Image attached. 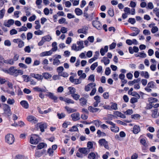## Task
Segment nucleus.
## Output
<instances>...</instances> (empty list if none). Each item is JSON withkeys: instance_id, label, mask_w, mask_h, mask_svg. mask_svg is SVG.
Instances as JSON below:
<instances>
[{"instance_id": "59", "label": "nucleus", "mask_w": 159, "mask_h": 159, "mask_svg": "<svg viewBox=\"0 0 159 159\" xmlns=\"http://www.w3.org/2000/svg\"><path fill=\"white\" fill-rule=\"evenodd\" d=\"M59 75L64 77H67L68 76L69 74L66 72H62Z\"/></svg>"}, {"instance_id": "4", "label": "nucleus", "mask_w": 159, "mask_h": 159, "mask_svg": "<svg viewBox=\"0 0 159 159\" xmlns=\"http://www.w3.org/2000/svg\"><path fill=\"white\" fill-rule=\"evenodd\" d=\"M98 143L101 146H103L107 149L109 148L108 142L104 139H99Z\"/></svg>"}, {"instance_id": "32", "label": "nucleus", "mask_w": 159, "mask_h": 159, "mask_svg": "<svg viewBox=\"0 0 159 159\" xmlns=\"http://www.w3.org/2000/svg\"><path fill=\"white\" fill-rule=\"evenodd\" d=\"M80 114L76 113L73 114L71 115V117L73 119H77L79 118Z\"/></svg>"}, {"instance_id": "46", "label": "nucleus", "mask_w": 159, "mask_h": 159, "mask_svg": "<svg viewBox=\"0 0 159 159\" xmlns=\"http://www.w3.org/2000/svg\"><path fill=\"white\" fill-rule=\"evenodd\" d=\"M50 55V51H46L41 53L39 56L41 57L48 56Z\"/></svg>"}, {"instance_id": "48", "label": "nucleus", "mask_w": 159, "mask_h": 159, "mask_svg": "<svg viewBox=\"0 0 159 159\" xmlns=\"http://www.w3.org/2000/svg\"><path fill=\"white\" fill-rule=\"evenodd\" d=\"M65 109L69 113L73 112L76 111V110L75 109H72L68 107H66Z\"/></svg>"}, {"instance_id": "27", "label": "nucleus", "mask_w": 159, "mask_h": 159, "mask_svg": "<svg viewBox=\"0 0 159 159\" xmlns=\"http://www.w3.org/2000/svg\"><path fill=\"white\" fill-rule=\"evenodd\" d=\"M131 122V121L130 120H125L124 122H123L120 120H118L116 121L117 123L124 125H127L126 123H130Z\"/></svg>"}, {"instance_id": "13", "label": "nucleus", "mask_w": 159, "mask_h": 159, "mask_svg": "<svg viewBox=\"0 0 159 159\" xmlns=\"http://www.w3.org/2000/svg\"><path fill=\"white\" fill-rule=\"evenodd\" d=\"M30 76L31 77L34 78L38 80H42L43 79V76L38 74H35L34 73H32L30 74Z\"/></svg>"}, {"instance_id": "63", "label": "nucleus", "mask_w": 159, "mask_h": 159, "mask_svg": "<svg viewBox=\"0 0 159 159\" xmlns=\"http://www.w3.org/2000/svg\"><path fill=\"white\" fill-rule=\"evenodd\" d=\"M24 51L25 52L29 53L31 52L30 48L29 46H27L24 48Z\"/></svg>"}, {"instance_id": "41", "label": "nucleus", "mask_w": 159, "mask_h": 159, "mask_svg": "<svg viewBox=\"0 0 159 159\" xmlns=\"http://www.w3.org/2000/svg\"><path fill=\"white\" fill-rule=\"evenodd\" d=\"M57 146L56 145H54L52 146V150H51L50 148V156L53 155L54 152V150H55L57 148Z\"/></svg>"}, {"instance_id": "39", "label": "nucleus", "mask_w": 159, "mask_h": 159, "mask_svg": "<svg viewBox=\"0 0 159 159\" xmlns=\"http://www.w3.org/2000/svg\"><path fill=\"white\" fill-rule=\"evenodd\" d=\"M111 105L110 107V109L111 108L113 110H117V104L116 103L111 102Z\"/></svg>"}, {"instance_id": "40", "label": "nucleus", "mask_w": 159, "mask_h": 159, "mask_svg": "<svg viewBox=\"0 0 159 159\" xmlns=\"http://www.w3.org/2000/svg\"><path fill=\"white\" fill-rule=\"evenodd\" d=\"M33 89L36 91L37 92H44L45 90L44 89H42L41 88L39 87H35L33 88Z\"/></svg>"}, {"instance_id": "52", "label": "nucleus", "mask_w": 159, "mask_h": 159, "mask_svg": "<svg viewBox=\"0 0 159 159\" xmlns=\"http://www.w3.org/2000/svg\"><path fill=\"white\" fill-rule=\"evenodd\" d=\"M108 13L111 16H113L114 15V11L113 9L111 8L109 9L108 11Z\"/></svg>"}, {"instance_id": "9", "label": "nucleus", "mask_w": 159, "mask_h": 159, "mask_svg": "<svg viewBox=\"0 0 159 159\" xmlns=\"http://www.w3.org/2000/svg\"><path fill=\"white\" fill-rule=\"evenodd\" d=\"M79 151L81 153L87 155L90 152L89 148H80L79 149Z\"/></svg>"}, {"instance_id": "47", "label": "nucleus", "mask_w": 159, "mask_h": 159, "mask_svg": "<svg viewBox=\"0 0 159 159\" xmlns=\"http://www.w3.org/2000/svg\"><path fill=\"white\" fill-rule=\"evenodd\" d=\"M158 28L156 26H154L152 27V28L151 30V31L152 33L154 34L158 31Z\"/></svg>"}, {"instance_id": "12", "label": "nucleus", "mask_w": 159, "mask_h": 159, "mask_svg": "<svg viewBox=\"0 0 159 159\" xmlns=\"http://www.w3.org/2000/svg\"><path fill=\"white\" fill-rule=\"evenodd\" d=\"M69 80L71 82L75 84H80L81 82V80L80 78L78 79H75L72 76L70 77Z\"/></svg>"}, {"instance_id": "1", "label": "nucleus", "mask_w": 159, "mask_h": 159, "mask_svg": "<svg viewBox=\"0 0 159 159\" xmlns=\"http://www.w3.org/2000/svg\"><path fill=\"white\" fill-rule=\"evenodd\" d=\"M2 70L5 73H8L15 77H17L19 75H21L23 74V71L22 70L16 69L14 66L10 67L8 70L2 69Z\"/></svg>"}, {"instance_id": "31", "label": "nucleus", "mask_w": 159, "mask_h": 159, "mask_svg": "<svg viewBox=\"0 0 159 159\" xmlns=\"http://www.w3.org/2000/svg\"><path fill=\"white\" fill-rule=\"evenodd\" d=\"M88 109L91 112H95L99 111V109L98 108H95L93 107L89 106V107Z\"/></svg>"}, {"instance_id": "60", "label": "nucleus", "mask_w": 159, "mask_h": 159, "mask_svg": "<svg viewBox=\"0 0 159 159\" xmlns=\"http://www.w3.org/2000/svg\"><path fill=\"white\" fill-rule=\"evenodd\" d=\"M60 63V62L59 60L58 59H54L53 60V64L54 65L57 66L59 65Z\"/></svg>"}, {"instance_id": "34", "label": "nucleus", "mask_w": 159, "mask_h": 159, "mask_svg": "<svg viewBox=\"0 0 159 159\" xmlns=\"http://www.w3.org/2000/svg\"><path fill=\"white\" fill-rule=\"evenodd\" d=\"M45 146H47L46 144L43 143H40L37 146V149H41L44 148Z\"/></svg>"}, {"instance_id": "23", "label": "nucleus", "mask_w": 159, "mask_h": 159, "mask_svg": "<svg viewBox=\"0 0 159 159\" xmlns=\"http://www.w3.org/2000/svg\"><path fill=\"white\" fill-rule=\"evenodd\" d=\"M24 125V123L22 121H19L18 123H17L16 122H15L14 123L12 124H11V125L15 127L18 126H22Z\"/></svg>"}, {"instance_id": "30", "label": "nucleus", "mask_w": 159, "mask_h": 159, "mask_svg": "<svg viewBox=\"0 0 159 159\" xmlns=\"http://www.w3.org/2000/svg\"><path fill=\"white\" fill-rule=\"evenodd\" d=\"M71 49L72 50H73L75 51H78L81 50L79 47L78 46H77L75 44H72L71 47Z\"/></svg>"}, {"instance_id": "35", "label": "nucleus", "mask_w": 159, "mask_h": 159, "mask_svg": "<svg viewBox=\"0 0 159 159\" xmlns=\"http://www.w3.org/2000/svg\"><path fill=\"white\" fill-rule=\"evenodd\" d=\"M52 51H57V43L56 42H54L52 44Z\"/></svg>"}, {"instance_id": "7", "label": "nucleus", "mask_w": 159, "mask_h": 159, "mask_svg": "<svg viewBox=\"0 0 159 159\" xmlns=\"http://www.w3.org/2000/svg\"><path fill=\"white\" fill-rule=\"evenodd\" d=\"M4 113L6 114L8 116H10L11 113L10 107L7 104H4L3 108Z\"/></svg>"}, {"instance_id": "45", "label": "nucleus", "mask_w": 159, "mask_h": 159, "mask_svg": "<svg viewBox=\"0 0 159 159\" xmlns=\"http://www.w3.org/2000/svg\"><path fill=\"white\" fill-rule=\"evenodd\" d=\"M148 101L149 102H150L152 103L156 102H157L158 100L155 98L152 97L149 98L148 99Z\"/></svg>"}, {"instance_id": "61", "label": "nucleus", "mask_w": 159, "mask_h": 159, "mask_svg": "<svg viewBox=\"0 0 159 159\" xmlns=\"http://www.w3.org/2000/svg\"><path fill=\"white\" fill-rule=\"evenodd\" d=\"M143 33L145 35H149L151 34L150 31L147 29H145L143 30Z\"/></svg>"}, {"instance_id": "19", "label": "nucleus", "mask_w": 159, "mask_h": 159, "mask_svg": "<svg viewBox=\"0 0 159 159\" xmlns=\"http://www.w3.org/2000/svg\"><path fill=\"white\" fill-rule=\"evenodd\" d=\"M114 114L115 116L121 118H125V116L124 114L118 111H115Z\"/></svg>"}, {"instance_id": "26", "label": "nucleus", "mask_w": 159, "mask_h": 159, "mask_svg": "<svg viewBox=\"0 0 159 159\" xmlns=\"http://www.w3.org/2000/svg\"><path fill=\"white\" fill-rule=\"evenodd\" d=\"M140 75L144 76L145 78L148 79L149 78V75L147 71H142L140 73Z\"/></svg>"}, {"instance_id": "50", "label": "nucleus", "mask_w": 159, "mask_h": 159, "mask_svg": "<svg viewBox=\"0 0 159 159\" xmlns=\"http://www.w3.org/2000/svg\"><path fill=\"white\" fill-rule=\"evenodd\" d=\"M98 63L97 62H96L90 66V69L91 70H93L95 68L98 66Z\"/></svg>"}, {"instance_id": "49", "label": "nucleus", "mask_w": 159, "mask_h": 159, "mask_svg": "<svg viewBox=\"0 0 159 159\" xmlns=\"http://www.w3.org/2000/svg\"><path fill=\"white\" fill-rule=\"evenodd\" d=\"M71 96L75 100H78L80 97L79 95L75 93L72 95Z\"/></svg>"}, {"instance_id": "55", "label": "nucleus", "mask_w": 159, "mask_h": 159, "mask_svg": "<svg viewBox=\"0 0 159 159\" xmlns=\"http://www.w3.org/2000/svg\"><path fill=\"white\" fill-rule=\"evenodd\" d=\"M42 2V0H37L36 1V3L37 5L38 6V7L39 8H41V7L40 6Z\"/></svg>"}, {"instance_id": "62", "label": "nucleus", "mask_w": 159, "mask_h": 159, "mask_svg": "<svg viewBox=\"0 0 159 159\" xmlns=\"http://www.w3.org/2000/svg\"><path fill=\"white\" fill-rule=\"evenodd\" d=\"M154 6L152 3L151 2H149L148 4L147 8L152 9L153 8Z\"/></svg>"}, {"instance_id": "8", "label": "nucleus", "mask_w": 159, "mask_h": 159, "mask_svg": "<svg viewBox=\"0 0 159 159\" xmlns=\"http://www.w3.org/2000/svg\"><path fill=\"white\" fill-rule=\"evenodd\" d=\"M13 42L18 44L19 48H21L24 46V43L19 39H15L13 40Z\"/></svg>"}, {"instance_id": "56", "label": "nucleus", "mask_w": 159, "mask_h": 159, "mask_svg": "<svg viewBox=\"0 0 159 159\" xmlns=\"http://www.w3.org/2000/svg\"><path fill=\"white\" fill-rule=\"evenodd\" d=\"M32 61V59L30 57H26L25 60V62L28 64H30Z\"/></svg>"}, {"instance_id": "15", "label": "nucleus", "mask_w": 159, "mask_h": 159, "mask_svg": "<svg viewBox=\"0 0 159 159\" xmlns=\"http://www.w3.org/2000/svg\"><path fill=\"white\" fill-rule=\"evenodd\" d=\"M14 20L12 19L9 20L7 22H4V25L5 26L8 27L11 26V25H13L14 23Z\"/></svg>"}, {"instance_id": "54", "label": "nucleus", "mask_w": 159, "mask_h": 159, "mask_svg": "<svg viewBox=\"0 0 159 159\" xmlns=\"http://www.w3.org/2000/svg\"><path fill=\"white\" fill-rule=\"evenodd\" d=\"M33 37V34L31 32H28L27 34V39L28 40L31 39Z\"/></svg>"}, {"instance_id": "20", "label": "nucleus", "mask_w": 159, "mask_h": 159, "mask_svg": "<svg viewBox=\"0 0 159 159\" xmlns=\"http://www.w3.org/2000/svg\"><path fill=\"white\" fill-rule=\"evenodd\" d=\"M110 60L106 57H103L102 59L101 60V62L104 63L105 66H107L110 63Z\"/></svg>"}, {"instance_id": "44", "label": "nucleus", "mask_w": 159, "mask_h": 159, "mask_svg": "<svg viewBox=\"0 0 159 159\" xmlns=\"http://www.w3.org/2000/svg\"><path fill=\"white\" fill-rule=\"evenodd\" d=\"M157 109H155L153 110L152 111V117L154 118H156L158 115H157Z\"/></svg>"}, {"instance_id": "22", "label": "nucleus", "mask_w": 159, "mask_h": 159, "mask_svg": "<svg viewBox=\"0 0 159 159\" xmlns=\"http://www.w3.org/2000/svg\"><path fill=\"white\" fill-rule=\"evenodd\" d=\"M140 128L139 126L134 125L133 128V132L135 134H138L140 131Z\"/></svg>"}, {"instance_id": "21", "label": "nucleus", "mask_w": 159, "mask_h": 159, "mask_svg": "<svg viewBox=\"0 0 159 159\" xmlns=\"http://www.w3.org/2000/svg\"><path fill=\"white\" fill-rule=\"evenodd\" d=\"M135 56L136 57H139L142 58H145L147 55L145 53L143 52H139L135 54Z\"/></svg>"}, {"instance_id": "36", "label": "nucleus", "mask_w": 159, "mask_h": 159, "mask_svg": "<svg viewBox=\"0 0 159 159\" xmlns=\"http://www.w3.org/2000/svg\"><path fill=\"white\" fill-rule=\"evenodd\" d=\"M133 89L132 88H131L130 90H129V91H128V94L130 95H131L133 96H135V95L134 94H133V93H135L136 95H138V97L139 98H140V96L137 93H136L135 92H133Z\"/></svg>"}, {"instance_id": "24", "label": "nucleus", "mask_w": 159, "mask_h": 159, "mask_svg": "<svg viewBox=\"0 0 159 159\" xmlns=\"http://www.w3.org/2000/svg\"><path fill=\"white\" fill-rule=\"evenodd\" d=\"M68 89L69 90L68 92L69 94H71L72 95L75 93L76 92V89L73 87H70L68 88Z\"/></svg>"}, {"instance_id": "3", "label": "nucleus", "mask_w": 159, "mask_h": 159, "mask_svg": "<svg viewBox=\"0 0 159 159\" xmlns=\"http://www.w3.org/2000/svg\"><path fill=\"white\" fill-rule=\"evenodd\" d=\"M40 139L39 137L36 134L32 135L30 139V143L34 144H36L40 141Z\"/></svg>"}, {"instance_id": "18", "label": "nucleus", "mask_w": 159, "mask_h": 159, "mask_svg": "<svg viewBox=\"0 0 159 159\" xmlns=\"http://www.w3.org/2000/svg\"><path fill=\"white\" fill-rule=\"evenodd\" d=\"M108 50V46H105L104 48H102L100 50V52L101 55L103 56H104L105 52H107Z\"/></svg>"}, {"instance_id": "38", "label": "nucleus", "mask_w": 159, "mask_h": 159, "mask_svg": "<svg viewBox=\"0 0 159 159\" xmlns=\"http://www.w3.org/2000/svg\"><path fill=\"white\" fill-rule=\"evenodd\" d=\"M6 10L5 8H3L0 10V19H2L5 15Z\"/></svg>"}, {"instance_id": "53", "label": "nucleus", "mask_w": 159, "mask_h": 159, "mask_svg": "<svg viewBox=\"0 0 159 159\" xmlns=\"http://www.w3.org/2000/svg\"><path fill=\"white\" fill-rule=\"evenodd\" d=\"M147 86L150 88H153L155 87V83L153 81H151L148 83Z\"/></svg>"}, {"instance_id": "17", "label": "nucleus", "mask_w": 159, "mask_h": 159, "mask_svg": "<svg viewBox=\"0 0 159 159\" xmlns=\"http://www.w3.org/2000/svg\"><path fill=\"white\" fill-rule=\"evenodd\" d=\"M44 152V151L43 150L41 151L37 150L35 151V156L36 157H40L43 155Z\"/></svg>"}, {"instance_id": "2", "label": "nucleus", "mask_w": 159, "mask_h": 159, "mask_svg": "<svg viewBox=\"0 0 159 159\" xmlns=\"http://www.w3.org/2000/svg\"><path fill=\"white\" fill-rule=\"evenodd\" d=\"M15 141L14 136L10 134H7L5 137V141L6 142L9 144H12Z\"/></svg>"}, {"instance_id": "16", "label": "nucleus", "mask_w": 159, "mask_h": 159, "mask_svg": "<svg viewBox=\"0 0 159 159\" xmlns=\"http://www.w3.org/2000/svg\"><path fill=\"white\" fill-rule=\"evenodd\" d=\"M88 28H83L79 29L77 30V32L79 33H83L86 34L88 33Z\"/></svg>"}, {"instance_id": "57", "label": "nucleus", "mask_w": 159, "mask_h": 159, "mask_svg": "<svg viewBox=\"0 0 159 159\" xmlns=\"http://www.w3.org/2000/svg\"><path fill=\"white\" fill-rule=\"evenodd\" d=\"M34 34L36 35H41L43 34V32L39 30L35 31L34 32Z\"/></svg>"}, {"instance_id": "51", "label": "nucleus", "mask_w": 159, "mask_h": 159, "mask_svg": "<svg viewBox=\"0 0 159 159\" xmlns=\"http://www.w3.org/2000/svg\"><path fill=\"white\" fill-rule=\"evenodd\" d=\"M65 102L67 104H74L75 102L73 100L67 98Z\"/></svg>"}, {"instance_id": "6", "label": "nucleus", "mask_w": 159, "mask_h": 159, "mask_svg": "<svg viewBox=\"0 0 159 159\" xmlns=\"http://www.w3.org/2000/svg\"><path fill=\"white\" fill-rule=\"evenodd\" d=\"M99 157L98 153L91 152L88 154V158L89 159H98Z\"/></svg>"}, {"instance_id": "10", "label": "nucleus", "mask_w": 159, "mask_h": 159, "mask_svg": "<svg viewBox=\"0 0 159 159\" xmlns=\"http://www.w3.org/2000/svg\"><path fill=\"white\" fill-rule=\"evenodd\" d=\"M96 84L95 83H90L85 86V90L86 91H89L91 89H93L94 88Z\"/></svg>"}, {"instance_id": "43", "label": "nucleus", "mask_w": 159, "mask_h": 159, "mask_svg": "<svg viewBox=\"0 0 159 159\" xmlns=\"http://www.w3.org/2000/svg\"><path fill=\"white\" fill-rule=\"evenodd\" d=\"M64 70V68L63 66H61L57 67V70L59 75L62 73Z\"/></svg>"}, {"instance_id": "33", "label": "nucleus", "mask_w": 159, "mask_h": 159, "mask_svg": "<svg viewBox=\"0 0 159 159\" xmlns=\"http://www.w3.org/2000/svg\"><path fill=\"white\" fill-rule=\"evenodd\" d=\"M4 63L12 65H13L14 63V60L13 59L5 60V61H4Z\"/></svg>"}, {"instance_id": "37", "label": "nucleus", "mask_w": 159, "mask_h": 159, "mask_svg": "<svg viewBox=\"0 0 159 159\" xmlns=\"http://www.w3.org/2000/svg\"><path fill=\"white\" fill-rule=\"evenodd\" d=\"M77 45H78V47L80 49V50L82 49V48H84L83 45V43L82 41H80L77 42Z\"/></svg>"}, {"instance_id": "14", "label": "nucleus", "mask_w": 159, "mask_h": 159, "mask_svg": "<svg viewBox=\"0 0 159 159\" xmlns=\"http://www.w3.org/2000/svg\"><path fill=\"white\" fill-rule=\"evenodd\" d=\"M79 101L81 105L84 106L86 105L87 100L84 97H82L79 99Z\"/></svg>"}, {"instance_id": "58", "label": "nucleus", "mask_w": 159, "mask_h": 159, "mask_svg": "<svg viewBox=\"0 0 159 159\" xmlns=\"http://www.w3.org/2000/svg\"><path fill=\"white\" fill-rule=\"evenodd\" d=\"M93 144L91 142H89L87 144V148H89V150H90L91 149H92L93 148Z\"/></svg>"}, {"instance_id": "28", "label": "nucleus", "mask_w": 159, "mask_h": 159, "mask_svg": "<svg viewBox=\"0 0 159 159\" xmlns=\"http://www.w3.org/2000/svg\"><path fill=\"white\" fill-rule=\"evenodd\" d=\"M111 131L114 132H117L119 131V128L116 126L115 125H113L111 127Z\"/></svg>"}, {"instance_id": "29", "label": "nucleus", "mask_w": 159, "mask_h": 159, "mask_svg": "<svg viewBox=\"0 0 159 159\" xmlns=\"http://www.w3.org/2000/svg\"><path fill=\"white\" fill-rule=\"evenodd\" d=\"M75 12L77 16H80L83 13L82 11L79 8H76L75 9Z\"/></svg>"}, {"instance_id": "11", "label": "nucleus", "mask_w": 159, "mask_h": 159, "mask_svg": "<svg viewBox=\"0 0 159 159\" xmlns=\"http://www.w3.org/2000/svg\"><path fill=\"white\" fill-rule=\"evenodd\" d=\"M47 127V124L46 123H38L37 124L38 129H40V131L43 132L44 131V129H46Z\"/></svg>"}, {"instance_id": "5", "label": "nucleus", "mask_w": 159, "mask_h": 159, "mask_svg": "<svg viewBox=\"0 0 159 159\" xmlns=\"http://www.w3.org/2000/svg\"><path fill=\"white\" fill-rule=\"evenodd\" d=\"M92 25L94 27L98 30H100L102 29V25L98 20H93L92 21Z\"/></svg>"}, {"instance_id": "42", "label": "nucleus", "mask_w": 159, "mask_h": 159, "mask_svg": "<svg viewBox=\"0 0 159 159\" xmlns=\"http://www.w3.org/2000/svg\"><path fill=\"white\" fill-rule=\"evenodd\" d=\"M58 22L60 24H67V22L66 21L65 18H61L58 20Z\"/></svg>"}, {"instance_id": "25", "label": "nucleus", "mask_w": 159, "mask_h": 159, "mask_svg": "<svg viewBox=\"0 0 159 159\" xmlns=\"http://www.w3.org/2000/svg\"><path fill=\"white\" fill-rule=\"evenodd\" d=\"M21 105L25 108L27 109L29 107V104L27 102L25 101H22L20 102Z\"/></svg>"}, {"instance_id": "64", "label": "nucleus", "mask_w": 159, "mask_h": 159, "mask_svg": "<svg viewBox=\"0 0 159 159\" xmlns=\"http://www.w3.org/2000/svg\"><path fill=\"white\" fill-rule=\"evenodd\" d=\"M10 34L11 35L16 34L17 33V31L15 29H12L10 31Z\"/></svg>"}]
</instances>
